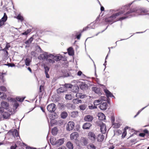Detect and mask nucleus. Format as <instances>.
<instances>
[{"instance_id":"f257e3e1","label":"nucleus","mask_w":149,"mask_h":149,"mask_svg":"<svg viewBox=\"0 0 149 149\" xmlns=\"http://www.w3.org/2000/svg\"><path fill=\"white\" fill-rule=\"evenodd\" d=\"M125 10L123 11L119 12L118 13L113 14L110 17L106 18L105 19V22H108L109 23H110L111 24L113 23L118 20L116 19V18L117 16L123 14L125 13Z\"/></svg>"},{"instance_id":"f03ea898","label":"nucleus","mask_w":149,"mask_h":149,"mask_svg":"<svg viewBox=\"0 0 149 149\" xmlns=\"http://www.w3.org/2000/svg\"><path fill=\"white\" fill-rule=\"evenodd\" d=\"M148 12V10L147 9L144 8H141L137 10L133 9L130 10L128 11L126 15H128L132 12H136L138 13V15L142 14V13H146Z\"/></svg>"},{"instance_id":"7ed1b4c3","label":"nucleus","mask_w":149,"mask_h":149,"mask_svg":"<svg viewBox=\"0 0 149 149\" xmlns=\"http://www.w3.org/2000/svg\"><path fill=\"white\" fill-rule=\"evenodd\" d=\"M50 54H49L45 52L41 54L38 57V58L40 60L43 61H46L47 58H50Z\"/></svg>"},{"instance_id":"20e7f679","label":"nucleus","mask_w":149,"mask_h":149,"mask_svg":"<svg viewBox=\"0 0 149 149\" xmlns=\"http://www.w3.org/2000/svg\"><path fill=\"white\" fill-rule=\"evenodd\" d=\"M98 125L100 127L101 132L102 133L104 134L106 132V125L102 122L99 121L98 122Z\"/></svg>"},{"instance_id":"39448f33","label":"nucleus","mask_w":149,"mask_h":149,"mask_svg":"<svg viewBox=\"0 0 149 149\" xmlns=\"http://www.w3.org/2000/svg\"><path fill=\"white\" fill-rule=\"evenodd\" d=\"M106 98L104 96H101L99 99L95 100L93 102V104L95 106L98 105L102 103L103 101H105L106 100Z\"/></svg>"},{"instance_id":"423d86ee","label":"nucleus","mask_w":149,"mask_h":149,"mask_svg":"<svg viewBox=\"0 0 149 149\" xmlns=\"http://www.w3.org/2000/svg\"><path fill=\"white\" fill-rule=\"evenodd\" d=\"M75 124L72 121L68 122L66 126V130H67L70 131L72 130Z\"/></svg>"},{"instance_id":"0eeeda50","label":"nucleus","mask_w":149,"mask_h":149,"mask_svg":"<svg viewBox=\"0 0 149 149\" xmlns=\"http://www.w3.org/2000/svg\"><path fill=\"white\" fill-rule=\"evenodd\" d=\"M47 109L50 112H54L56 109V105L54 103L48 105Z\"/></svg>"},{"instance_id":"6e6552de","label":"nucleus","mask_w":149,"mask_h":149,"mask_svg":"<svg viewBox=\"0 0 149 149\" xmlns=\"http://www.w3.org/2000/svg\"><path fill=\"white\" fill-rule=\"evenodd\" d=\"M7 19V16L6 13H4L3 16L0 20V27H2L4 25V22L6 21Z\"/></svg>"},{"instance_id":"1a4fd4ad","label":"nucleus","mask_w":149,"mask_h":149,"mask_svg":"<svg viewBox=\"0 0 149 149\" xmlns=\"http://www.w3.org/2000/svg\"><path fill=\"white\" fill-rule=\"evenodd\" d=\"M79 136V134L77 132H74L70 135V138L71 140L76 141L77 140Z\"/></svg>"},{"instance_id":"9d476101","label":"nucleus","mask_w":149,"mask_h":149,"mask_svg":"<svg viewBox=\"0 0 149 149\" xmlns=\"http://www.w3.org/2000/svg\"><path fill=\"white\" fill-rule=\"evenodd\" d=\"M50 58L56 61H58L61 59L62 56L61 55L59 54L58 55H54L52 54H50Z\"/></svg>"},{"instance_id":"9b49d317","label":"nucleus","mask_w":149,"mask_h":149,"mask_svg":"<svg viewBox=\"0 0 149 149\" xmlns=\"http://www.w3.org/2000/svg\"><path fill=\"white\" fill-rule=\"evenodd\" d=\"M88 138L92 141H94L96 139L95 134L92 132H90L88 134Z\"/></svg>"},{"instance_id":"f8f14e48","label":"nucleus","mask_w":149,"mask_h":149,"mask_svg":"<svg viewBox=\"0 0 149 149\" xmlns=\"http://www.w3.org/2000/svg\"><path fill=\"white\" fill-rule=\"evenodd\" d=\"M107 103L105 102L101 103L99 107L101 110H104L107 109Z\"/></svg>"},{"instance_id":"ddd939ff","label":"nucleus","mask_w":149,"mask_h":149,"mask_svg":"<svg viewBox=\"0 0 149 149\" xmlns=\"http://www.w3.org/2000/svg\"><path fill=\"white\" fill-rule=\"evenodd\" d=\"M93 116L90 115H88L85 116L84 118V120L86 121L91 122L93 119Z\"/></svg>"},{"instance_id":"4468645a","label":"nucleus","mask_w":149,"mask_h":149,"mask_svg":"<svg viewBox=\"0 0 149 149\" xmlns=\"http://www.w3.org/2000/svg\"><path fill=\"white\" fill-rule=\"evenodd\" d=\"M1 106L5 109H8L9 107L8 103L5 101H3L1 102Z\"/></svg>"},{"instance_id":"2eb2a0df","label":"nucleus","mask_w":149,"mask_h":149,"mask_svg":"<svg viewBox=\"0 0 149 149\" xmlns=\"http://www.w3.org/2000/svg\"><path fill=\"white\" fill-rule=\"evenodd\" d=\"M92 90L95 93L99 95H101L102 93L100 91V88L96 87H94L92 88Z\"/></svg>"},{"instance_id":"dca6fc26","label":"nucleus","mask_w":149,"mask_h":149,"mask_svg":"<svg viewBox=\"0 0 149 149\" xmlns=\"http://www.w3.org/2000/svg\"><path fill=\"white\" fill-rule=\"evenodd\" d=\"M11 132L13 135L15 137H17V139H18V138H19L20 137L19 135V132L17 130L14 129V130L11 131Z\"/></svg>"},{"instance_id":"f3484780","label":"nucleus","mask_w":149,"mask_h":149,"mask_svg":"<svg viewBox=\"0 0 149 149\" xmlns=\"http://www.w3.org/2000/svg\"><path fill=\"white\" fill-rule=\"evenodd\" d=\"M104 92L105 93L107 97H113L114 98H115V97H114V96L107 89H104Z\"/></svg>"},{"instance_id":"a211bd4d","label":"nucleus","mask_w":149,"mask_h":149,"mask_svg":"<svg viewBox=\"0 0 149 149\" xmlns=\"http://www.w3.org/2000/svg\"><path fill=\"white\" fill-rule=\"evenodd\" d=\"M64 139L61 138L57 140L56 141V146H59L62 145L64 143Z\"/></svg>"},{"instance_id":"6ab92c4d","label":"nucleus","mask_w":149,"mask_h":149,"mask_svg":"<svg viewBox=\"0 0 149 149\" xmlns=\"http://www.w3.org/2000/svg\"><path fill=\"white\" fill-rule=\"evenodd\" d=\"M97 116L99 119L100 120H103L105 119V116L102 113H99L98 114Z\"/></svg>"},{"instance_id":"aec40b11","label":"nucleus","mask_w":149,"mask_h":149,"mask_svg":"<svg viewBox=\"0 0 149 149\" xmlns=\"http://www.w3.org/2000/svg\"><path fill=\"white\" fill-rule=\"evenodd\" d=\"M76 96L78 98L83 99L86 97V95L85 94H82L80 93H77L76 94Z\"/></svg>"},{"instance_id":"412c9836","label":"nucleus","mask_w":149,"mask_h":149,"mask_svg":"<svg viewBox=\"0 0 149 149\" xmlns=\"http://www.w3.org/2000/svg\"><path fill=\"white\" fill-rule=\"evenodd\" d=\"M80 141L81 143H83L84 145H86L88 143L87 139L84 137H81Z\"/></svg>"},{"instance_id":"4be33fe9","label":"nucleus","mask_w":149,"mask_h":149,"mask_svg":"<svg viewBox=\"0 0 149 149\" xmlns=\"http://www.w3.org/2000/svg\"><path fill=\"white\" fill-rule=\"evenodd\" d=\"M68 54L70 56H72L74 54V51L73 48L71 47L68 49Z\"/></svg>"},{"instance_id":"5701e85b","label":"nucleus","mask_w":149,"mask_h":149,"mask_svg":"<svg viewBox=\"0 0 149 149\" xmlns=\"http://www.w3.org/2000/svg\"><path fill=\"white\" fill-rule=\"evenodd\" d=\"M2 115L4 118L7 119L9 118L10 116V114L8 112H4L3 113Z\"/></svg>"},{"instance_id":"b1692460","label":"nucleus","mask_w":149,"mask_h":149,"mask_svg":"<svg viewBox=\"0 0 149 149\" xmlns=\"http://www.w3.org/2000/svg\"><path fill=\"white\" fill-rule=\"evenodd\" d=\"M91 126L90 123H86L83 125V128L84 129H89Z\"/></svg>"},{"instance_id":"393cba45","label":"nucleus","mask_w":149,"mask_h":149,"mask_svg":"<svg viewBox=\"0 0 149 149\" xmlns=\"http://www.w3.org/2000/svg\"><path fill=\"white\" fill-rule=\"evenodd\" d=\"M51 143L53 145H56L57 141L55 137H52L50 139Z\"/></svg>"},{"instance_id":"a878e982","label":"nucleus","mask_w":149,"mask_h":149,"mask_svg":"<svg viewBox=\"0 0 149 149\" xmlns=\"http://www.w3.org/2000/svg\"><path fill=\"white\" fill-rule=\"evenodd\" d=\"M66 106L68 108L72 109H74L75 107L74 106L70 103H67L66 104Z\"/></svg>"},{"instance_id":"bb28decb","label":"nucleus","mask_w":149,"mask_h":149,"mask_svg":"<svg viewBox=\"0 0 149 149\" xmlns=\"http://www.w3.org/2000/svg\"><path fill=\"white\" fill-rule=\"evenodd\" d=\"M104 136L103 135L99 134L97 137V140L99 142L103 141L104 139Z\"/></svg>"},{"instance_id":"cd10ccee","label":"nucleus","mask_w":149,"mask_h":149,"mask_svg":"<svg viewBox=\"0 0 149 149\" xmlns=\"http://www.w3.org/2000/svg\"><path fill=\"white\" fill-rule=\"evenodd\" d=\"M31 61V60L30 58H26L24 60L26 66H29Z\"/></svg>"},{"instance_id":"c85d7f7f","label":"nucleus","mask_w":149,"mask_h":149,"mask_svg":"<svg viewBox=\"0 0 149 149\" xmlns=\"http://www.w3.org/2000/svg\"><path fill=\"white\" fill-rule=\"evenodd\" d=\"M61 116L62 118L65 119L67 117L68 114L66 112L64 111L61 113Z\"/></svg>"},{"instance_id":"c756f323","label":"nucleus","mask_w":149,"mask_h":149,"mask_svg":"<svg viewBox=\"0 0 149 149\" xmlns=\"http://www.w3.org/2000/svg\"><path fill=\"white\" fill-rule=\"evenodd\" d=\"M58 131V129L56 127H54L52 130V134L54 135H56L57 134Z\"/></svg>"},{"instance_id":"7c9ffc66","label":"nucleus","mask_w":149,"mask_h":149,"mask_svg":"<svg viewBox=\"0 0 149 149\" xmlns=\"http://www.w3.org/2000/svg\"><path fill=\"white\" fill-rule=\"evenodd\" d=\"M66 146L69 149H73V144L70 142H68L66 144Z\"/></svg>"},{"instance_id":"2f4dec72","label":"nucleus","mask_w":149,"mask_h":149,"mask_svg":"<svg viewBox=\"0 0 149 149\" xmlns=\"http://www.w3.org/2000/svg\"><path fill=\"white\" fill-rule=\"evenodd\" d=\"M15 18L20 20L21 22H23L24 20L23 17L20 14H19L16 17H15Z\"/></svg>"},{"instance_id":"473e14b6","label":"nucleus","mask_w":149,"mask_h":149,"mask_svg":"<svg viewBox=\"0 0 149 149\" xmlns=\"http://www.w3.org/2000/svg\"><path fill=\"white\" fill-rule=\"evenodd\" d=\"M72 102L74 104H78L81 103L82 101L81 100H79L78 98H76L73 99Z\"/></svg>"},{"instance_id":"72a5a7b5","label":"nucleus","mask_w":149,"mask_h":149,"mask_svg":"<svg viewBox=\"0 0 149 149\" xmlns=\"http://www.w3.org/2000/svg\"><path fill=\"white\" fill-rule=\"evenodd\" d=\"M129 127H125L124 129V132L122 134V137L123 138H124L127 134L126 130L128 129Z\"/></svg>"},{"instance_id":"f704fd0d","label":"nucleus","mask_w":149,"mask_h":149,"mask_svg":"<svg viewBox=\"0 0 149 149\" xmlns=\"http://www.w3.org/2000/svg\"><path fill=\"white\" fill-rule=\"evenodd\" d=\"M33 40V38L32 37L30 38L29 39L25 42L26 44L29 45L30 44Z\"/></svg>"},{"instance_id":"c9c22d12","label":"nucleus","mask_w":149,"mask_h":149,"mask_svg":"<svg viewBox=\"0 0 149 149\" xmlns=\"http://www.w3.org/2000/svg\"><path fill=\"white\" fill-rule=\"evenodd\" d=\"M71 116L73 117H75L77 116L78 112L77 111H73L71 113Z\"/></svg>"},{"instance_id":"e433bc0d","label":"nucleus","mask_w":149,"mask_h":149,"mask_svg":"<svg viewBox=\"0 0 149 149\" xmlns=\"http://www.w3.org/2000/svg\"><path fill=\"white\" fill-rule=\"evenodd\" d=\"M46 61L49 63H52V64L54 63L55 62V61L54 60V59H52L51 58H47L46 60Z\"/></svg>"},{"instance_id":"4c0bfd02","label":"nucleus","mask_w":149,"mask_h":149,"mask_svg":"<svg viewBox=\"0 0 149 149\" xmlns=\"http://www.w3.org/2000/svg\"><path fill=\"white\" fill-rule=\"evenodd\" d=\"M88 149H95V147L93 144H89L88 146Z\"/></svg>"},{"instance_id":"58836bf2","label":"nucleus","mask_w":149,"mask_h":149,"mask_svg":"<svg viewBox=\"0 0 149 149\" xmlns=\"http://www.w3.org/2000/svg\"><path fill=\"white\" fill-rule=\"evenodd\" d=\"M11 1V0H4V1H2L1 2V4H3V2H4V4L5 6H7Z\"/></svg>"},{"instance_id":"ea45409f","label":"nucleus","mask_w":149,"mask_h":149,"mask_svg":"<svg viewBox=\"0 0 149 149\" xmlns=\"http://www.w3.org/2000/svg\"><path fill=\"white\" fill-rule=\"evenodd\" d=\"M25 98V97H22V98H20V97H16V99L17 101H19L20 102H22L24 100Z\"/></svg>"},{"instance_id":"a19ab883","label":"nucleus","mask_w":149,"mask_h":149,"mask_svg":"<svg viewBox=\"0 0 149 149\" xmlns=\"http://www.w3.org/2000/svg\"><path fill=\"white\" fill-rule=\"evenodd\" d=\"M79 108L81 110H84L86 109V106L84 104L81 105L79 106Z\"/></svg>"},{"instance_id":"79ce46f5","label":"nucleus","mask_w":149,"mask_h":149,"mask_svg":"<svg viewBox=\"0 0 149 149\" xmlns=\"http://www.w3.org/2000/svg\"><path fill=\"white\" fill-rule=\"evenodd\" d=\"M72 97L71 95H66L65 98L66 99L70 100L72 99Z\"/></svg>"},{"instance_id":"37998d69","label":"nucleus","mask_w":149,"mask_h":149,"mask_svg":"<svg viewBox=\"0 0 149 149\" xmlns=\"http://www.w3.org/2000/svg\"><path fill=\"white\" fill-rule=\"evenodd\" d=\"M0 91H6V89L5 86H0Z\"/></svg>"},{"instance_id":"c03bdc74","label":"nucleus","mask_w":149,"mask_h":149,"mask_svg":"<svg viewBox=\"0 0 149 149\" xmlns=\"http://www.w3.org/2000/svg\"><path fill=\"white\" fill-rule=\"evenodd\" d=\"M87 86V84H81L80 86V88L82 89L83 90H84L85 89V88Z\"/></svg>"},{"instance_id":"a18cd8bd","label":"nucleus","mask_w":149,"mask_h":149,"mask_svg":"<svg viewBox=\"0 0 149 149\" xmlns=\"http://www.w3.org/2000/svg\"><path fill=\"white\" fill-rule=\"evenodd\" d=\"M97 107L95 105L93 106V105H89L88 106V108L89 109L92 110L95 109L97 108Z\"/></svg>"},{"instance_id":"49530a36","label":"nucleus","mask_w":149,"mask_h":149,"mask_svg":"<svg viewBox=\"0 0 149 149\" xmlns=\"http://www.w3.org/2000/svg\"><path fill=\"white\" fill-rule=\"evenodd\" d=\"M5 56H7L8 55V52L7 51V50L3 49L2 50Z\"/></svg>"},{"instance_id":"de8ad7c7","label":"nucleus","mask_w":149,"mask_h":149,"mask_svg":"<svg viewBox=\"0 0 149 149\" xmlns=\"http://www.w3.org/2000/svg\"><path fill=\"white\" fill-rule=\"evenodd\" d=\"M45 70V73H48L49 71V68L47 66L44 67Z\"/></svg>"},{"instance_id":"09e8293b","label":"nucleus","mask_w":149,"mask_h":149,"mask_svg":"<svg viewBox=\"0 0 149 149\" xmlns=\"http://www.w3.org/2000/svg\"><path fill=\"white\" fill-rule=\"evenodd\" d=\"M10 45L9 43H7L6 45L5 48L4 49H5L8 50V48L10 47Z\"/></svg>"},{"instance_id":"8fccbe9b","label":"nucleus","mask_w":149,"mask_h":149,"mask_svg":"<svg viewBox=\"0 0 149 149\" xmlns=\"http://www.w3.org/2000/svg\"><path fill=\"white\" fill-rule=\"evenodd\" d=\"M93 28H94V27H90V26H88L86 27L85 28H84L83 29V31H86V30H87L88 28L93 29Z\"/></svg>"},{"instance_id":"3c124183","label":"nucleus","mask_w":149,"mask_h":149,"mask_svg":"<svg viewBox=\"0 0 149 149\" xmlns=\"http://www.w3.org/2000/svg\"><path fill=\"white\" fill-rule=\"evenodd\" d=\"M18 106L19 104L16 102L14 104V106L15 108L16 109L18 107Z\"/></svg>"},{"instance_id":"603ef678","label":"nucleus","mask_w":149,"mask_h":149,"mask_svg":"<svg viewBox=\"0 0 149 149\" xmlns=\"http://www.w3.org/2000/svg\"><path fill=\"white\" fill-rule=\"evenodd\" d=\"M29 33V31L28 30L27 31H26L22 33V35H26Z\"/></svg>"},{"instance_id":"864d4df0","label":"nucleus","mask_w":149,"mask_h":149,"mask_svg":"<svg viewBox=\"0 0 149 149\" xmlns=\"http://www.w3.org/2000/svg\"><path fill=\"white\" fill-rule=\"evenodd\" d=\"M115 127L116 128H118L120 127V124L118 123H115L114 124Z\"/></svg>"},{"instance_id":"5fc2aeb1","label":"nucleus","mask_w":149,"mask_h":149,"mask_svg":"<svg viewBox=\"0 0 149 149\" xmlns=\"http://www.w3.org/2000/svg\"><path fill=\"white\" fill-rule=\"evenodd\" d=\"M0 97L2 99H5L6 97V95H3L1 96Z\"/></svg>"},{"instance_id":"6e6d98bb","label":"nucleus","mask_w":149,"mask_h":149,"mask_svg":"<svg viewBox=\"0 0 149 149\" xmlns=\"http://www.w3.org/2000/svg\"><path fill=\"white\" fill-rule=\"evenodd\" d=\"M139 136L142 137H144L145 136V134L144 133H140L139 134Z\"/></svg>"},{"instance_id":"4d7b16f0","label":"nucleus","mask_w":149,"mask_h":149,"mask_svg":"<svg viewBox=\"0 0 149 149\" xmlns=\"http://www.w3.org/2000/svg\"><path fill=\"white\" fill-rule=\"evenodd\" d=\"M121 17V18H120L119 20H123L124 19H125V18H127V17Z\"/></svg>"},{"instance_id":"13d9d810","label":"nucleus","mask_w":149,"mask_h":149,"mask_svg":"<svg viewBox=\"0 0 149 149\" xmlns=\"http://www.w3.org/2000/svg\"><path fill=\"white\" fill-rule=\"evenodd\" d=\"M17 147V145L16 144H15L14 146H11V149H15Z\"/></svg>"},{"instance_id":"bf43d9fd","label":"nucleus","mask_w":149,"mask_h":149,"mask_svg":"<svg viewBox=\"0 0 149 149\" xmlns=\"http://www.w3.org/2000/svg\"><path fill=\"white\" fill-rule=\"evenodd\" d=\"M147 106H146L145 107H143V108L141 109L140 110H139L137 113V115H138L139 113H140L141 112V111H142V110H143L144 108H146Z\"/></svg>"},{"instance_id":"052dcab7","label":"nucleus","mask_w":149,"mask_h":149,"mask_svg":"<svg viewBox=\"0 0 149 149\" xmlns=\"http://www.w3.org/2000/svg\"><path fill=\"white\" fill-rule=\"evenodd\" d=\"M144 133L145 134H148V130L147 129H145L143 130V131Z\"/></svg>"},{"instance_id":"680f3d73","label":"nucleus","mask_w":149,"mask_h":149,"mask_svg":"<svg viewBox=\"0 0 149 149\" xmlns=\"http://www.w3.org/2000/svg\"><path fill=\"white\" fill-rule=\"evenodd\" d=\"M88 26H90V27H94L93 28H95V26L94 25V24L91 23L90 25H88Z\"/></svg>"},{"instance_id":"e2e57ef3","label":"nucleus","mask_w":149,"mask_h":149,"mask_svg":"<svg viewBox=\"0 0 149 149\" xmlns=\"http://www.w3.org/2000/svg\"><path fill=\"white\" fill-rule=\"evenodd\" d=\"M82 74V72L80 71H79L77 73V75L78 76H81V75Z\"/></svg>"},{"instance_id":"0e129e2a","label":"nucleus","mask_w":149,"mask_h":149,"mask_svg":"<svg viewBox=\"0 0 149 149\" xmlns=\"http://www.w3.org/2000/svg\"><path fill=\"white\" fill-rule=\"evenodd\" d=\"M70 85L69 84H65V86L67 88H71L70 86Z\"/></svg>"},{"instance_id":"69168bd1","label":"nucleus","mask_w":149,"mask_h":149,"mask_svg":"<svg viewBox=\"0 0 149 149\" xmlns=\"http://www.w3.org/2000/svg\"><path fill=\"white\" fill-rule=\"evenodd\" d=\"M3 77V74L0 73V80L2 79Z\"/></svg>"},{"instance_id":"338daca9","label":"nucleus","mask_w":149,"mask_h":149,"mask_svg":"<svg viewBox=\"0 0 149 149\" xmlns=\"http://www.w3.org/2000/svg\"><path fill=\"white\" fill-rule=\"evenodd\" d=\"M26 149H35V148H32L31 147L27 146L26 147Z\"/></svg>"},{"instance_id":"774afa93","label":"nucleus","mask_w":149,"mask_h":149,"mask_svg":"<svg viewBox=\"0 0 149 149\" xmlns=\"http://www.w3.org/2000/svg\"><path fill=\"white\" fill-rule=\"evenodd\" d=\"M46 78H49V75L48 73H45Z\"/></svg>"}]
</instances>
